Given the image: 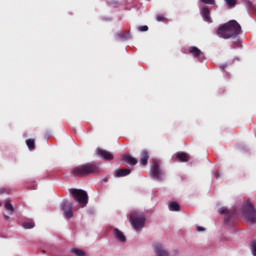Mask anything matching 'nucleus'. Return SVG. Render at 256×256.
Returning a JSON list of instances; mask_svg holds the SVG:
<instances>
[{
    "instance_id": "nucleus-34",
    "label": "nucleus",
    "mask_w": 256,
    "mask_h": 256,
    "mask_svg": "<svg viewBox=\"0 0 256 256\" xmlns=\"http://www.w3.org/2000/svg\"><path fill=\"white\" fill-rule=\"evenodd\" d=\"M103 181H104L105 183H107V181H109V177H105V178L103 179Z\"/></svg>"
},
{
    "instance_id": "nucleus-18",
    "label": "nucleus",
    "mask_w": 256,
    "mask_h": 256,
    "mask_svg": "<svg viewBox=\"0 0 256 256\" xmlns=\"http://www.w3.org/2000/svg\"><path fill=\"white\" fill-rule=\"evenodd\" d=\"M169 209H170V211H180L181 206L177 202H170Z\"/></svg>"
},
{
    "instance_id": "nucleus-27",
    "label": "nucleus",
    "mask_w": 256,
    "mask_h": 256,
    "mask_svg": "<svg viewBox=\"0 0 256 256\" xmlns=\"http://www.w3.org/2000/svg\"><path fill=\"white\" fill-rule=\"evenodd\" d=\"M252 255L256 256V240L251 243Z\"/></svg>"
},
{
    "instance_id": "nucleus-35",
    "label": "nucleus",
    "mask_w": 256,
    "mask_h": 256,
    "mask_svg": "<svg viewBox=\"0 0 256 256\" xmlns=\"http://www.w3.org/2000/svg\"><path fill=\"white\" fill-rule=\"evenodd\" d=\"M225 221H227V218H225Z\"/></svg>"
},
{
    "instance_id": "nucleus-2",
    "label": "nucleus",
    "mask_w": 256,
    "mask_h": 256,
    "mask_svg": "<svg viewBox=\"0 0 256 256\" xmlns=\"http://www.w3.org/2000/svg\"><path fill=\"white\" fill-rule=\"evenodd\" d=\"M71 173L74 177H87V175H97V173H101V167L95 162H90L74 167Z\"/></svg>"
},
{
    "instance_id": "nucleus-30",
    "label": "nucleus",
    "mask_w": 256,
    "mask_h": 256,
    "mask_svg": "<svg viewBox=\"0 0 256 256\" xmlns=\"http://www.w3.org/2000/svg\"><path fill=\"white\" fill-rule=\"evenodd\" d=\"M156 20L157 21H165V16H163V14H158V15H156Z\"/></svg>"
},
{
    "instance_id": "nucleus-10",
    "label": "nucleus",
    "mask_w": 256,
    "mask_h": 256,
    "mask_svg": "<svg viewBox=\"0 0 256 256\" xmlns=\"http://www.w3.org/2000/svg\"><path fill=\"white\" fill-rule=\"evenodd\" d=\"M201 15L207 23H212L213 20H211V10H209L208 7H203L201 11Z\"/></svg>"
},
{
    "instance_id": "nucleus-24",
    "label": "nucleus",
    "mask_w": 256,
    "mask_h": 256,
    "mask_svg": "<svg viewBox=\"0 0 256 256\" xmlns=\"http://www.w3.org/2000/svg\"><path fill=\"white\" fill-rule=\"evenodd\" d=\"M119 39H122L123 41H126V39H129V34L127 33H118Z\"/></svg>"
},
{
    "instance_id": "nucleus-28",
    "label": "nucleus",
    "mask_w": 256,
    "mask_h": 256,
    "mask_svg": "<svg viewBox=\"0 0 256 256\" xmlns=\"http://www.w3.org/2000/svg\"><path fill=\"white\" fill-rule=\"evenodd\" d=\"M138 31H140V32L149 31V26H147V25L138 26Z\"/></svg>"
},
{
    "instance_id": "nucleus-14",
    "label": "nucleus",
    "mask_w": 256,
    "mask_h": 256,
    "mask_svg": "<svg viewBox=\"0 0 256 256\" xmlns=\"http://www.w3.org/2000/svg\"><path fill=\"white\" fill-rule=\"evenodd\" d=\"M176 158L178 159V161H180L181 163H187L189 161V154L185 153V152H177L176 153Z\"/></svg>"
},
{
    "instance_id": "nucleus-29",
    "label": "nucleus",
    "mask_w": 256,
    "mask_h": 256,
    "mask_svg": "<svg viewBox=\"0 0 256 256\" xmlns=\"http://www.w3.org/2000/svg\"><path fill=\"white\" fill-rule=\"evenodd\" d=\"M219 213L220 215H227V213H229V210L225 207H222L219 209Z\"/></svg>"
},
{
    "instance_id": "nucleus-17",
    "label": "nucleus",
    "mask_w": 256,
    "mask_h": 256,
    "mask_svg": "<svg viewBox=\"0 0 256 256\" xmlns=\"http://www.w3.org/2000/svg\"><path fill=\"white\" fill-rule=\"evenodd\" d=\"M4 207L5 210L10 213V215H13V213H15V208L13 207V204H11V200H6Z\"/></svg>"
},
{
    "instance_id": "nucleus-16",
    "label": "nucleus",
    "mask_w": 256,
    "mask_h": 256,
    "mask_svg": "<svg viewBox=\"0 0 256 256\" xmlns=\"http://www.w3.org/2000/svg\"><path fill=\"white\" fill-rule=\"evenodd\" d=\"M189 53H191V55H193V57H201V55H203V52L195 46H191L189 48Z\"/></svg>"
},
{
    "instance_id": "nucleus-33",
    "label": "nucleus",
    "mask_w": 256,
    "mask_h": 256,
    "mask_svg": "<svg viewBox=\"0 0 256 256\" xmlns=\"http://www.w3.org/2000/svg\"><path fill=\"white\" fill-rule=\"evenodd\" d=\"M4 219H6V221H9V219H11L8 215H4Z\"/></svg>"
},
{
    "instance_id": "nucleus-13",
    "label": "nucleus",
    "mask_w": 256,
    "mask_h": 256,
    "mask_svg": "<svg viewBox=\"0 0 256 256\" xmlns=\"http://www.w3.org/2000/svg\"><path fill=\"white\" fill-rule=\"evenodd\" d=\"M122 159H123V161H125L129 165H137V163H139L137 158H135V157H133L129 154H125Z\"/></svg>"
},
{
    "instance_id": "nucleus-25",
    "label": "nucleus",
    "mask_w": 256,
    "mask_h": 256,
    "mask_svg": "<svg viewBox=\"0 0 256 256\" xmlns=\"http://www.w3.org/2000/svg\"><path fill=\"white\" fill-rule=\"evenodd\" d=\"M204 5H215V0H200Z\"/></svg>"
},
{
    "instance_id": "nucleus-23",
    "label": "nucleus",
    "mask_w": 256,
    "mask_h": 256,
    "mask_svg": "<svg viewBox=\"0 0 256 256\" xmlns=\"http://www.w3.org/2000/svg\"><path fill=\"white\" fill-rule=\"evenodd\" d=\"M246 7H247L248 11H250V13H255V7H253V3L248 1L246 4Z\"/></svg>"
},
{
    "instance_id": "nucleus-15",
    "label": "nucleus",
    "mask_w": 256,
    "mask_h": 256,
    "mask_svg": "<svg viewBox=\"0 0 256 256\" xmlns=\"http://www.w3.org/2000/svg\"><path fill=\"white\" fill-rule=\"evenodd\" d=\"M114 235L120 241V243H125V241H127L125 234H123V232L117 228L114 229Z\"/></svg>"
},
{
    "instance_id": "nucleus-21",
    "label": "nucleus",
    "mask_w": 256,
    "mask_h": 256,
    "mask_svg": "<svg viewBox=\"0 0 256 256\" xmlns=\"http://www.w3.org/2000/svg\"><path fill=\"white\" fill-rule=\"evenodd\" d=\"M229 9H233L237 5V0H224Z\"/></svg>"
},
{
    "instance_id": "nucleus-6",
    "label": "nucleus",
    "mask_w": 256,
    "mask_h": 256,
    "mask_svg": "<svg viewBox=\"0 0 256 256\" xmlns=\"http://www.w3.org/2000/svg\"><path fill=\"white\" fill-rule=\"evenodd\" d=\"M60 207L63 210L64 217L66 219H71L73 217V203L72 202H70L68 200H64L61 203Z\"/></svg>"
},
{
    "instance_id": "nucleus-4",
    "label": "nucleus",
    "mask_w": 256,
    "mask_h": 256,
    "mask_svg": "<svg viewBox=\"0 0 256 256\" xmlns=\"http://www.w3.org/2000/svg\"><path fill=\"white\" fill-rule=\"evenodd\" d=\"M242 213L247 223H256V211L251 202H245L243 204Z\"/></svg>"
},
{
    "instance_id": "nucleus-32",
    "label": "nucleus",
    "mask_w": 256,
    "mask_h": 256,
    "mask_svg": "<svg viewBox=\"0 0 256 256\" xmlns=\"http://www.w3.org/2000/svg\"><path fill=\"white\" fill-rule=\"evenodd\" d=\"M197 231H198V232L205 231V228H204V227H201V226H198V227H197Z\"/></svg>"
},
{
    "instance_id": "nucleus-7",
    "label": "nucleus",
    "mask_w": 256,
    "mask_h": 256,
    "mask_svg": "<svg viewBox=\"0 0 256 256\" xmlns=\"http://www.w3.org/2000/svg\"><path fill=\"white\" fill-rule=\"evenodd\" d=\"M151 174L152 177H154V179H157L158 181H161V179H163V172L161 171V166L157 162L153 163L151 167Z\"/></svg>"
},
{
    "instance_id": "nucleus-9",
    "label": "nucleus",
    "mask_w": 256,
    "mask_h": 256,
    "mask_svg": "<svg viewBox=\"0 0 256 256\" xmlns=\"http://www.w3.org/2000/svg\"><path fill=\"white\" fill-rule=\"evenodd\" d=\"M154 251L157 256H169V252L163 248L162 244L156 243L154 245Z\"/></svg>"
},
{
    "instance_id": "nucleus-8",
    "label": "nucleus",
    "mask_w": 256,
    "mask_h": 256,
    "mask_svg": "<svg viewBox=\"0 0 256 256\" xmlns=\"http://www.w3.org/2000/svg\"><path fill=\"white\" fill-rule=\"evenodd\" d=\"M96 153L98 157L104 159V161H113V154L107 150H103L101 148L96 149Z\"/></svg>"
},
{
    "instance_id": "nucleus-3",
    "label": "nucleus",
    "mask_w": 256,
    "mask_h": 256,
    "mask_svg": "<svg viewBox=\"0 0 256 256\" xmlns=\"http://www.w3.org/2000/svg\"><path fill=\"white\" fill-rule=\"evenodd\" d=\"M130 223L136 231L143 229L145 227V214L137 211L130 212Z\"/></svg>"
},
{
    "instance_id": "nucleus-5",
    "label": "nucleus",
    "mask_w": 256,
    "mask_h": 256,
    "mask_svg": "<svg viewBox=\"0 0 256 256\" xmlns=\"http://www.w3.org/2000/svg\"><path fill=\"white\" fill-rule=\"evenodd\" d=\"M70 193L74 197L75 201H77L80 205H83V207L89 203V195L85 190L70 189Z\"/></svg>"
},
{
    "instance_id": "nucleus-19",
    "label": "nucleus",
    "mask_w": 256,
    "mask_h": 256,
    "mask_svg": "<svg viewBox=\"0 0 256 256\" xmlns=\"http://www.w3.org/2000/svg\"><path fill=\"white\" fill-rule=\"evenodd\" d=\"M71 253H73L76 256H85L86 255L85 251H83L79 248H72Z\"/></svg>"
},
{
    "instance_id": "nucleus-1",
    "label": "nucleus",
    "mask_w": 256,
    "mask_h": 256,
    "mask_svg": "<svg viewBox=\"0 0 256 256\" xmlns=\"http://www.w3.org/2000/svg\"><path fill=\"white\" fill-rule=\"evenodd\" d=\"M217 35L222 37V39L237 37L241 35V25L236 20H230L218 28Z\"/></svg>"
},
{
    "instance_id": "nucleus-22",
    "label": "nucleus",
    "mask_w": 256,
    "mask_h": 256,
    "mask_svg": "<svg viewBox=\"0 0 256 256\" xmlns=\"http://www.w3.org/2000/svg\"><path fill=\"white\" fill-rule=\"evenodd\" d=\"M22 227L24 229H33V227H35V222H24Z\"/></svg>"
},
{
    "instance_id": "nucleus-12",
    "label": "nucleus",
    "mask_w": 256,
    "mask_h": 256,
    "mask_svg": "<svg viewBox=\"0 0 256 256\" xmlns=\"http://www.w3.org/2000/svg\"><path fill=\"white\" fill-rule=\"evenodd\" d=\"M147 163H149V151L142 150L140 152V164L147 165Z\"/></svg>"
},
{
    "instance_id": "nucleus-11",
    "label": "nucleus",
    "mask_w": 256,
    "mask_h": 256,
    "mask_svg": "<svg viewBox=\"0 0 256 256\" xmlns=\"http://www.w3.org/2000/svg\"><path fill=\"white\" fill-rule=\"evenodd\" d=\"M127 175H131V169L129 168L115 170V177H127Z\"/></svg>"
},
{
    "instance_id": "nucleus-26",
    "label": "nucleus",
    "mask_w": 256,
    "mask_h": 256,
    "mask_svg": "<svg viewBox=\"0 0 256 256\" xmlns=\"http://www.w3.org/2000/svg\"><path fill=\"white\" fill-rule=\"evenodd\" d=\"M9 195V193H11V190L10 189H7V188H0V195Z\"/></svg>"
},
{
    "instance_id": "nucleus-20",
    "label": "nucleus",
    "mask_w": 256,
    "mask_h": 256,
    "mask_svg": "<svg viewBox=\"0 0 256 256\" xmlns=\"http://www.w3.org/2000/svg\"><path fill=\"white\" fill-rule=\"evenodd\" d=\"M26 145L30 151H33L35 149V139L26 140Z\"/></svg>"
},
{
    "instance_id": "nucleus-31",
    "label": "nucleus",
    "mask_w": 256,
    "mask_h": 256,
    "mask_svg": "<svg viewBox=\"0 0 256 256\" xmlns=\"http://www.w3.org/2000/svg\"><path fill=\"white\" fill-rule=\"evenodd\" d=\"M235 45H236V47H242V45H241V40H237V41L235 42Z\"/></svg>"
}]
</instances>
